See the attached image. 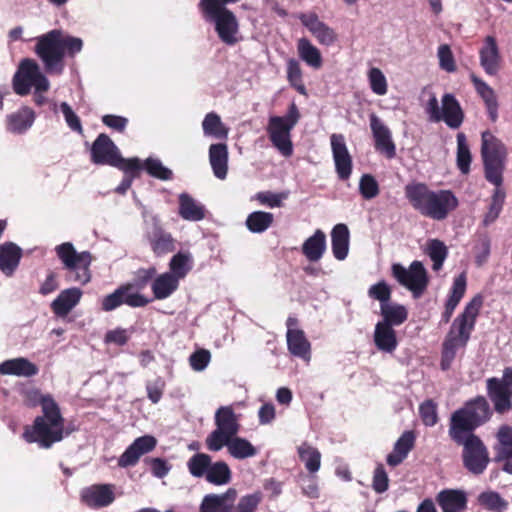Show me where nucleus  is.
<instances>
[{
    "label": "nucleus",
    "instance_id": "f257e3e1",
    "mask_svg": "<svg viewBox=\"0 0 512 512\" xmlns=\"http://www.w3.org/2000/svg\"><path fill=\"white\" fill-rule=\"evenodd\" d=\"M22 397L26 407L42 408V415L37 416L32 425L24 427L23 439L27 443H37L44 449H49L54 443L60 442L65 435L64 418L54 398L50 394L43 395L38 388L23 390Z\"/></svg>",
    "mask_w": 512,
    "mask_h": 512
},
{
    "label": "nucleus",
    "instance_id": "f03ea898",
    "mask_svg": "<svg viewBox=\"0 0 512 512\" xmlns=\"http://www.w3.org/2000/svg\"><path fill=\"white\" fill-rule=\"evenodd\" d=\"M80 38L64 35L62 30L53 29L36 38L34 52L43 63L49 75H61L65 68V57L73 58L82 50Z\"/></svg>",
    "mask_w": 512,
    "mask_h": 512
},
{
    "label": "nucleus",
    "instance_id": "7ed1b4c3",
    "mask_svg": "<svg viewBox=\"0 0 512 512\" xmlns=\"http://www.w3.org/2000/svg\"><path fill=\"white\" fill-rule=\"evenodd\" d=\"M410 205L422 216L445 220L459 206V200L452 190H432L422 182L409 183L404 188Z\"/></svg>",
    "mask_w": 512,
    "mask_h": 512
},
{
    "label": "nucleus",
    "instance_id": "20e7f679",
    "mask_svg": "<svg viewBox=\"0 0 512 512\" xmlns=\"http://www.w3.org/2000/svg\"><path fill=\"white\" fill-rule=\"evenodd\" d=\"M493 411L494 408L490 407L488 400L482 395L466 401L451 414L448 434H475L477 428L491 419Z\"/></svg>",
    "mask_w": 512,
    "mask_h": 512
},
{
    "label": "nucleus",
    "instance_id": "39448f33",
    "mask_svg": "<svg viewBox=\"0 0 512 512\" xmlns=\"http://www.w3.org/2000/svg\"><path fill=\"white\" fill-rule=\"evenodd\" d=\"M32 86L35 88L34 102L42 106L46 102L43 93L49 90L50 83L34 59L24 58L13 76V89L16 94L24 96L29 94Z\"/></svg>",
    "mask_w": 512,
    "mask_h": 512
},
{
    "label": "nucleus",
    "instance_id": "423d86ee",
    "mask_svg": "<svg viewBox=\"0 0 512 512\" xmlns=\"http://www.w3.org/2000/svg\"><path fill=\"white\" fill-rule=\"evenodd\" d=\"M482 304L483 298L481 295L472 298L465 306L464 311L454 320L442 343L443 348H448L457 353L459 348H464L467 345Z\"/></svg>",
    "mask_w": 512,
    "mask_h": 512
},
{
    "label": "nucleus",
    "instance_id": "0eeeda50",
    "mask_svg": "<svg viewBox=\"0 0 512 512\" xmlns=\"http://www.w3.org/2000/svg\"><path fill=\"white\" fill-rule=\"evenodd\" d=\"M55 251L66 270V282L85 285L91 280L90 265L93 257L89 251L78 253L70 242L58 245Z\"/></svg>",
    "mask_w": 512,
    "mask_h": 512
},
{
    "label": "nucleus",
    "instance_id": "6e6552de",
    "mask_svg": "<svg viewBox=\"0 0 512 512\" xmlns=\"http://www.w3.org/2000/svg\"><path fill=\"white\" fill-rule=\"evenodd\" d=\"M450 439L458 446H462V461L464 467L474 475L482 474L489 462V452L476 434H448Z\"/></svg>",
    "mask_w": 512,
    "mask_h": 512
},
{
    "label": "nucleus",
    "instance_id": "1a4fd4ad",
    "mask_svg": "<svg viewBox=\"0 0 512 512\" xmlns=\"http://www.w3.org/2000/svg\"><path fill=\"white\" fill-rule=\"evenodd\" d=\"M199 11L205 21L213 23L219 39L227 44L238 42L239 23L236 15L227 7L198 4Z\"/></svg>",
    "mask_w": 512,
    "mask_h": 512
},
{
    "label": "nucleus",
    "instance_id": "9d476101",
    "mask_svg": "<svg viewBox=\"0 0 512 512\" xmlns=\"http://www.w3.org/2000/svg\"><path fill=\"white\" fill-rule=\"evenodd\" d=\"M300 118L297 105L292 102L284 117L272 116L269 119L268 134L272 144L282 155L289 157L293 153V145L290 139V131Z\"/></svg>",
    "mask_w": 512,
    "mask_h": 512
},
{
    "label": "nucleus",
    "instance_id": "9b49d317",
    "mask_svg": "<svg viewBox=\"0 0 512 512\" xmlns=\"http://www.w3.org/2000/svg\"><path fill=\"white\" fill-rule=\"evenodd\" d=\"M216 429L206 438V446L210 451H219L230 438L237 435L240 424L230 406L220 407L215 414Z\"/></svg>",
    "mask_w": 512,
    "mask_h": 512
},
{
    "label": "nucleus",
    "instance_id": "f8f14e48",
    "mask_svg": "<svg viewBox=\"0 0 512 512\" xmlns=\"http://www.w3.org/2000/svg\"><path fill=\"white\" fill-rule=\"evenodd\" d=\"M391 273L401 286L411 291L415 299L420 298L428 287V274L420 261H413L409 268H405L400 263H394Z\"/></svg>",
    "mask_w": 512,
    "mask_h": 512
},
{
    "label": "nucleus",
    "instance_id": "ddd939ff",
    "mask_svg": "<svg viewBox=\"0 0 512 512\" xmlns=\"http://www.w3.org/2000/svg\"><path fill=\"white\" fill-rule=\"evenodd\" d=\"M487 396L494 411L503 415L512 410V367L503 370L502 378L491 377L486 380Z\"/></svg>",
    "mask_w": 512,
    "mask_h": 512
},
{
    "label": "nucleus",
    "instance_id": "4468645a",
    "mask_svg": "<svg viewBox=\"0 0 512 512\" xmlns=\"http://www.w3.org/2000/svg\"><path fill=\"white\" fill-rule=\"evenodd\" d=\"M90 159L93 164L109 165L115 168L120 167L127 161L126 158L121 156L115 143L105 133L99 134L94 140L90 149Z\"/></svg>",
    "mask_w": 512,
    "mask_h": 512
},
{
    "label": "nucleus",
    "instance_id": "2eb2a0df",
    "mask_svg": "<svg viewBox=\"0 0 512 512\" xmlns=\"http://www.w3.org/2000/svg\"><path fill=\"white\" fill-rule=\"evenodd\" d=\"M150 302L145 296L139 293H130L129 285L122 284L113 293L106 295L101 302V308L110 312L126 304L130 307H144Z\"/></svg>",
    "mask_w": 512,
    "mask_h": 512
},
{
    "label": "nucleus",
    "instance_id": "dca6fc26",
    "mask_svg": "<svg viewBox=\"0 0 512 512\" xmlns=\"http://www.w3.org/2000/svg\"><path fill=\"white\" fill-rule=\"evenodd\" d=\"M157 446V439L152 435H144L136 438L118 458L120 468L135 466L140 458L152 452Z\"/></svg>",
    "mask_w": 512,
    "mask_h": 512
},
{
    "label": "nucleus",
    "instance_id": "f3484780",
    "mask_svg": "<svg viewBox=\"0 0 512 512\" xmlns=\"http://www.w3.org/2000/svg\"><path fill=\"white\" fill-rule=\"evenodd\" d=\"M146 239L152 252L157 257L172 253L176 249V240L170 232H167L162 227L156 218L153 219L150 228L146 231Z\"/></svg>",
    "mask_w": 512,
    "mask_h": 512
},
{
    "label": "nucleus",
    "instance_id": "a211bd4d",
    "mask_svg": "<svg viewBox=\"0 0 512 512\" xmlns=\"http://www.w3.org/2000/svg\"><path fill=\"white\" fill-rule=\"evenodd\" d=\"M369 121L375 149L384 154L388 159L394 158L396 156V146L390 129L375 113L370 114Z\"/></svg>",
    "mask_w": 512,
    "mask_h": 512
},
{
    "label": "nucleus",
    "instance_id": "6ab92c4d",
    "mask_svg": "<svg viewBox=\"0 0 512 512\" xmlns=\"http://www.w3.org/2000/svg\"><path fill=\"white\" fill-rule=\"evenodd\" d=\"M330 140L337 175L341 180H348L352 173V158L348 152L344 136L342 134H332Z\"/></svg>",
    "mask_w": 512,
    "mask_h": 512
},
{
    "label": "nucleus",
    "instance_id": "aec40b11",
    "mask_svg": "<svg viewBox=\"0 0 512 512\" xmlns=\"http://www.w3.org/2000/svg\"><path fill=\"white\" fill-rule=\"evenodd\" d=\"M298 18L321 45L331 46L336 42V32L321 21L316 13H301Z\"/></svg>",
    "mask_w": 512,
    "mask_h": 512
},
{
    "label": "nucleus",
    "instance_id": "412c9836",
    "mask_svg": "<svg viewBox=\"0 0 512 512\" xmlns=\"http://www.w3.org/2000/svg\"><path fill=\"white\" fill-rule=\"evenodd\" d=\"M479 59L480 65L487 75L495 76L500 71L502 57L494 36L488 35L484 38L483 45L479 50Z\"/></svg>",
    "mask_w": 512,
    "mask_h": 512
},
{
    "label": "nucleus",
    "instance_id": "4be33fe9",
    "mask_svg": "<svg viewBox=\"0 0 512 512\" xmlns=\"http://www.w3.org/2000/svg\"><path fill=\"white\" fill-rule=\"evenodd\" d=\"M115 500L112 484H94L81 492V501L90 508L107 507Z\"/></svg>",
    "mask_w": 512,
    "mask_h": 512
},
{
    "label": "nucleus",
    "instance_id": "5701e85b",
    "mask_svg": "<svg viewBox=\"0 0 512 512\" xmlns=\"http://www.w3.org/2000/svg\"><path fill=\"white\" fill-rule=\"evenodd\" d=\"M237 491L229 488L222 494H207L204 496L199 512H233Z\"/></svg>",
    "mask_w": 512,
    "mask_h": 512
},
{
    "label": "nucleus",
    "instance_id": "b1692460",
    "mask_svg": "<svg viewBox=\"0 0 512 512\" xmlns=\"http://www.w3.org/2000/svg\"><path fill=\"white\" fill-rule=\"evenodd\" d=\"M441 102L440 121H444L451 129H458L465 118L459 101L453 94L446 93L443 95Z\"/></svg>",
    "mask_w": 512,
    "mask_h": 512
},
{
    "label": "nucleus",
    "instance_id": "393cba45",
    "mask_svg": "<svg viewBox=\"0 0 512 512\" xmlns=\"http://www.w3.org/2000/svg\"><path fill=\"white\" fill-rule=\"evenodd\" d=\"M81 297L82 291L79 288L64 289L52 301L51 310L57 317H65L80 302Z\"/></svg>",
    "mask_w": 512,
    "mask_h": 512
},
{
    "label": "nucleus",
    "instance_id": "a878e982",
    "mask_svg": "<svg viewBox=\"0 0 512 512\" xmlns=\"http://www.w3.org/2000/svg\"><path fill=\"white\" fill-rule=\"evenodd\" d=\"M436 501L442 512H462L467 509V495L463 490L444 489L436 496Z\"/></svg>",
    "mask_w": 512,
    "mask_h": 512
},
{
    "label": "nucleus",
    "instance_id": "bb28decb",
    "mask_svg": "<svg viewBox=\"0 0 512 512\" xmlns=\"http://www.w3.org/2000/svg\"><path fill=\"white\" fill-rule=\"evenodd\" d=\"M38 372V366L24 357L9 359L0 364V374L2 375L32 377L37 375Z\"/></svg>",
    "mask_w": 512,
    "mask_h": 512
},
{
    "label": "nucleus",
    "instance_id": "cd10ccee",
    "mask_svg": "<svg viewBox=\"0 0 512 512\" xmlns=\"http://www.w3.org/2000/svg\"><path fill=\"white\" fill-rule=\"evenodd\" d=\"M481 155L483 161H505L507 149L501 140L496 138L490 131H484L481 135Z\"/></svg>",
    "mask_w": 512,
    "mask_h": 512
},
{
    "label": "nucleus",
    "instance_id": "c85d7f7f",
    "mask_svg": "<svg viewBox=\"0 0 512 512\" xmlns=\"http://www.w3.org/2000/svg\"><path fill=\"white\" fill-rule=\"evenodd\" d=\"M415 439L413 431H405L394 444L393 451L387 455V464L391 467L401 464L414 448Z\"/></svg>",
    "mask_w": 512,
    "mask_h": 512
},
{
    "label": "nucleus",
    "instance_id": "c756f323",
    "mask_svg": "<svg viewBox=\"0 0 512 512\" xmlns=\"http://www.w3.org/2000/svg\"><path fill=\"white\" fill-rule=\"evenodd\" d=\"M22 258V249L13 242H5L0 246V270L6 276H12Z\"/></svg>",
    "mask_w": 512,
    "mask_h": 512
},
{
    "label": "nucleus",
    "instance_id": "7c9ffc66",
    "mask_svg": "<svg viewBox=\"0 0 512 512\" xmlns=\"http://www.w3.org/2000/svg\"><path fill=\"white\" fill-rule=\"evenodd\" d=\"M209 162L214 176L220 180H224L228 172V147L225 143L210 145Z\"/></svg>",
    "mask_w": 512,
    "mask_h": 512
},
{
    "label": "nucleus",
    "instance_id": "2f4dec72",
    "mask_svg": "<svg viewBox=\"0 0 512 512\" xmlns=\"http://www.w3.org/2000/svg\"><path fill=\"white\" fill-rule=\"evenodd\" d=\"M373 340L376 348L385 353H393L398 346L396 331L393 327L377 322Z\"/></svg>",
    "mask_w": 512,
    "mask_h": 512
},
{
    "label": "nucleus",
    "instance_id": "473e14b6",
    "mask_svg": "<svg viewBox=\"0 0 512 512\" xmlns=\"http://www.w3.org/2000/svg\"><path fill=\"white\" fill-rule=\"evenodd\" d=\"M288 351L295 357L309 360L311 344L303 330H290L286 333Z\"/></svg>",
    "mask_w": 512,
    "mask_h": 512
},
{
    "label": "nucleus",
    "instance_id": "72a5a7b5",
    "mask_svg": "<svg viewBox=\"0 0 512 512\" xmlns=\"http://www.w3.org/2000/svg\"><path fill=\"white\" fill-rule=\"evenodd\" d=\"M35 120V113L29 107H22L14 113L7 115V130L14 134H21L28 130Z\"/></svg>",
    "mask_w": 512,
    "mask_h": 512
},
{
    "label": "nucleus",
    "instance_id": "f704fd0d",
    "mask_svg": "<svg viewBox=\"0 0 512 512\" xmlns=\"http://www.w3.org/2000/svg\"><path fill=\"white\" fill-rule=\"evenodd\" d=\"M493 450L496 462L512 459V426L503 424L498 428Z\"/></svg>",
    "mask_w": 512,
    "mask_h": 512
},
{
    "label": "nucleus",
    "instance_id": "c9c22d12",
    "mask_svg": "<svg viewBox=\"0 0 512 512\" xmlns=\"http://www.w3.org/2000/svg\"><path fill=\"white\" fill-rule=\"evenodd\" d=\"M326 251V235L317 229L302 245V253L310 262L319 261Z\"/></svg>",
    "mask_w": 512,
    "mask_h": 512
},
{
    "label": "nucleus",
    "instance_id": "e433bc0d",
    "mask_svg": "<svg viewBox=\"0 0 512 512\" xmlns=\"http://www.w3.org/2000/svg\"><path fill=\"white\" fill-rule=\"evenodd\" d=\"M349 229L345 224H336L331 231L332 252L337 260H344L349 251Z\"/></svg>",
    "mask_w": 512,
    "mask_h": 512
},
{
    "label": "nucleus",
    "instance_id": "4c0bfd02",
    "mask_svg": "<svg viewBox=\"0 0 512 512\" xmlns=\"http://www.w3.org/2000/svg\"><path fill=\"white\" fill-rule=\"evenodd\" d=\"M179 287L177 276L165 272L155 276L151 284V289L155 299L163 300L170 297Z\"/></svg>",
    "mask_w": 512,
    "mask_h": 512
},
{
    "label": "nucleus",
    "instance_id": "58836bf2",
    "mask_svg": "<svg viewBox=\"0 0 512 512\" xmlns=\"http://www.w3.org/2000/svg\"><path fill=\"white\" fill-rule=\"evenodd\" d=\"M178 212L182 219L188 221H200L205 218L204 206L197 203L188 193H181L179 195Z\"/></svg>",
    "mask_w": 512,
    "mask_h": 512
},
{
    "label": "nucleus",
    "instance_id": "ea45409f",
    "mask_svg": "<svg viewBox=\"0 0 512 512\" xmlns=\"http://www.w3.org/2000/svg\"><path fill=\"white\" fill-rule=\"evenodd\" d=\"M117 168L124 172V177L116 191L124 194L131 187L133 180L140 177L143 165L139 158L133 157L128 158L123 165Z\"/></svg>",
    "mask_w": 512,
    "mask_h": 512
},
{
    "label": "nucleus",
    "instance_id": "a19ab883",
    "mask_svg": "<svg viewBox=\"0 0 512 512\" xmlns=\"http://www.w3.org/2000/svg\"><path fill=\"white\" fill-rule=\"evenodd\" d=\"M382 324L393 327L400 326L408 318V311L405 306L398 303H388L380 308Z\"/></svg>",
    "mask_w": 512,
    "mask_h": 512
},
{
    "label": "nucleus",
    "instance_id": "79ce46f5",
    "mask_svg": "<svg viewBox=\"0 0 512 512\" xmlns=\"http://www.w3.org/2000/svg\"><path fill=\"white\" fill-rule=\"evenodd\" d=\"M299 57L310 67L314 69L321 68L323 64L320 50L314 46L307 38H300L297 42Z\"/></svg>",
    "mask_w": 512,
    "mask_h": 512
},
{
    "label": "nucleus",
    "instance_id": "37998d69",
    "mask_svg": "<svg viewBox=\"0 0 512 512\" xmlns=\"http://www.w3.org/2000/svg\"><path fill=\"white\" fill-rule=\"evenodd\" d=\"M202 128L205 135L213 136L217 139H226L228 137V128L222 123L220 116L215 112L206 114Z\"/></svg>",
    "mask_w": 512,
    "mask_h": 512
},
{
    "label": "nucleus",
    "instance_id": "c03bdc74",
    "mask_svg": "<svg viewBox=\"0 0 512 512\" xmlns=\"http://www.w3.org/2000/svg\"><path fill=\"white\" fill-rule=\"evenodd\" d=\"M229 453L236 459H245L256 455V448L245 438L232 437L225 443Z\"/></svg>",
    "mask_w": 512,
    "mask_h": 512
},
{
    "label": "nucleus",
    "instance_id": "a18cd8bd",
    "mask_svg": "<svg viewBox=\"0 0 512 512\" xmlns=\"http://www.w3.org/2000/svg\"><path fill=\"white\" fill-rule=\"evenodd\" d=\"M466 284L467 281L464 273H461L454 279L449 297L445 303V311L450 313V315H453L456 307L463 298L466 291Z\"/></svg>",
    "mask_w": 512,
    "mask_h": 512
},
{
    "label": "nucleus",
    "instance_id": "49530a36",
    "mask_svg": "<svg viewBox=\"0 0 512 512\" xmlns=\"http://www.w3.org/2000/svg\"><path fill=\"white\" fill-rule=\"evenodd\" d=\"M505 198L506 192L504 188L494 189L488 211L485 213L483 218L484 226H489L499 217L505 203Z\"/></svg>",
    "mask_w": 512,
    "mask_h": 512
},
{
    "label": "nucleus",
    "instance_id": "de8ad7c7",
    "mask_svg": "<svg viewBox=\"0 0 512 512\" xmlns=\"http://www.w3.org/2000/svg\"><path fill=\"white\" fill-rule=\"evenodd\" d=\"M298 455L310 473H316L320 469L321 453L317 448L312 447L307 443H303L298 447Z\"/></svg>",
    "mask_w": 512,
    "mask_h": 512
},
{
    "label": "nucleus",
    "instance_id": "09e8293b",
    "mask_svg": "<svg viewBox=\"0 0 512 512\" xmlns=\"http://www.w3.org/2000/svg\"><path fill=\"white\" fill-rule=\"evenodd\" d=\"M273 221L272 213L255 211L248 215L246 226L253 233H262L272 225Z\"/></svg>",
    "mask_w": 512,
    "mask_h": 512
},
{
    "label": "nucleus",
    "instance_id": "8fccbe9b",
    "mask_svg": "<svg viewBox=\"0 0 512 512\" xmlns=\"http://www.w3.org/2000/svg\"><path fill=\"white\" fill-rule=\"evenodd\" d=\"M205 477L209 483L224 485L231 480V470L226 462L218 461L211 463Z\"/></svg>",
    "mask_w": 512,
    "mask_h": 512
},
{
    "label": "nucleus",
    "instance_id": "3c124183",
    "mask_svg": "<svg viewBox=\"0 0 512 512\" xmlns=\"http://www.w3.org/2000/svg\"><path fill=\"white\" fill-rule=\"evenodd\" d=\"M471 161L472 156L466 141V136L464 133L460 132L457 134L456 163L462 174H468L470 172Z\"/></svg>",
    "mask_w": 512,
    "mask_h": 512
},
{
    "label": "nucleus",
    "instance_id": "603ef678",
    "mask_svg": "<svg viewBox=\"0 0 512 512\" xmlns=\"http://www.w3.org/2000/svg\"><path fill=\"white\" fill-rule=\"evenodd\" d=\"M478 503L485 509L492 512H504L508 502L498 492L485 491L479 494Z\"/></svg>",
    "mask_w": 512,
    "mask_h": 512
},
{
    "label": "nucleus",
    "instance_id": "864d4df0",
    "mask_svg": "<svg viewBox=\"0 0 512 512\" xmlns=\"http://www.w3.org/2000/svg\"><path fill=\"white\" fill-rule=\"evenodd\" d=\"M427 254L433 262V270L438 271L448 256V249L441 240L431 239L427 243Z\"/></svg>",
    "mask_w": 512,
    "mask_h": 512
},
{
    "label": "nucleus",
    "instance_id": "5fc2aeb1",
    "mask_svg": "<svg viewBox=\"0 0 512 512\" xmlns=\"http://www.w3.org/2000/svg\"><path fill=\"white\" fill-rule=\"evenodd\" d=\"M287 80L299 94L306 95V87L303 83L302 69L299 62L291 58L287 62Z\"/></svg>",
    "mask_w": 512,
    "mask_h": 512
},
{
    "label": "nucleus",
    "instance_id": "6e6d98bb",
    "mask_svg": "<svg viewBox=\"0 0 512 512\" xmlns=\"http://www.w3.org/2000/svg\"><path fill=\"white\" fill-rule=\"evenodd\" d=\"M485 178L488 182L495 185V188H503V172L505 161H483Z\"/></svg>",
    "mask_w": 512,
    "mask_h": 512
},
{
    "label": "nucleus",
    "instance_id": "4d7b16f0",
    "mask_svg": "<svg viewBox=\"0 0 512 512\" xmlns=\"http://www.w3.org/2000/svg\"><path fill=\"white\" fill-rule=\"evenodd\" d=\"M210 465L211 457L205 453H196L187 462L191 475L198 478L206 476Z\"/></svg>",
    "mask_w": 512,
    "mask_h": 512
},
{
    "label": "nucleus",
    "instance_id": "13d9d810",
    "mask_svg": "<svg viewBox=\"0 0 512 512\" xmlns=\"http://www.w3.org/2000/svg\"><path fill=\"white\" fill-rule=\"evenodd\" d=\"M156 274L157 270L154 266L149 268H139L134 272L132 282L126 283L125 285H129L130 291L132 289L143 290L152 280H154Z\"/></svg>",
    "mask_w": 512,
    "mask_h": 512
},
{
    "label": "nucleus",
    "instance_id": "bf43d9fd",
    "mask_svg": "<svg viewBox=\"0 0 512 512\" xmlns=\"http://www.w3.org/2000/svg\"><path fill=\"white\" fill-rule=\"evenodd\" d=\"M143 169L146 170V172L157 179L160 180H170L172 179L173 173L170 169L163 166L160 160L155 158H147L143 163Z\"/></svg>",
    "mask_w": 512,
    "mask_h": 512
},
{
    "label": "nucleus",
    "instance_id": "052dcab7",
    "mask_svg": "<svg viewBox=\"0 0 512 512\" xmlns=\"http://www.w3.org/2000/svg\"><path fill=\"white\" fill-rule=\"evenodd\" d=\"M189 260V255L178 252L170 260L169 273L177 276V280L184 278L190 270Z\"/></svg>",
    "mask_w": 512,
    "mask_h": 512
},
{
    "label": "nucleus",
    "instance_id": "680f3d73",
    "mask_svg": "<svg viewBox=\"0 0 512 512\" xmlns=\"http://www.w3.org/2000/svg\"><path fill=\"white\" fill-rule=\"evenodd\" d=\"M368 296L380 302V308L390 303L392 296V289L386 281L381 280L376 284L370 286L368 289Z\"/></svg>",
    "mask_w": 512,
    "mask_h": 512
},
{
    "label": "nucleus",
    "instance_id": "e2e57ef3",
    "mask_svg": "<svg viewBox=\"0 0 512 512\" xmlns=\"http://www.w3.org/2000/svg\"><path fill=\"white\" fill-rule=\"evenodd\" d=\"M368 80L371 90L377 95H385L388 90L387 80L383 72L373 67L368 72Z\"/></svg>",
    "mask_w": 512,
    "mask_h": 512
},
{
    "label": "nucleus",
    "instance_id": "0e129e2a",
    "mask_svg": "<svg viewBox=\"0 0 512 512\" xmlns=\"http://www.w3.org/2000/svg\"><path fill=\"white\" fill-rule=\"evenodd\" d=\"M359 191L364 199L370 200L378 196L379 184L370 174H363L359 181Z\"/></svg>",
    "mask_w": 512,
    "mask_h": 512
},
{
    "label": "nucleus",
    "instance_id": "69168bd1",
    "mask_svg": "<svg viewBox=\"0 0 512 512\" xmlns=\"http://www.w3.org/2000/svg\"><path fill=\"white\" fill-rule=\"evenodd\" d=\"M419 414L425 426H434L438 422L437 405L432 399L425 400L419 406Z\"/></svg>",
    "mask_w": 512,
    "mask_h": 512
},
{
    "label": "nucleus",
    "instance_id": "338daca9",
    "mask_svg": "<svg viewBox=\"0 0 512 512\" xmlns=\"http://www.w3.org/2000/svg\"><path fill=\"white\" fill-rule=\"evenodd\" d=\"M166 382L165 380L158 376L154 380L148 381L146 383V391L148 399L153 403H158L165 391Z\"/></svg>",
    "mask_w": 512,
    "mask_h": 512
},
{
    "label": "nucleus",
    "instance_id": "774afa93",
    "mask_svg": "<svg viewBox=\"0 0 512 512\" xmlns=\"http://www.w3.org/2000/svg\"><path fill=\"white\" fill-rule=\"evenodd\" d=\"M261 500L262 496L260 492L245 495L240 498L236 506L234 505L233 512H255Z\"/></svg>",
    "mask_w": 512,
    "mask_h": 512
}]
</instances>
